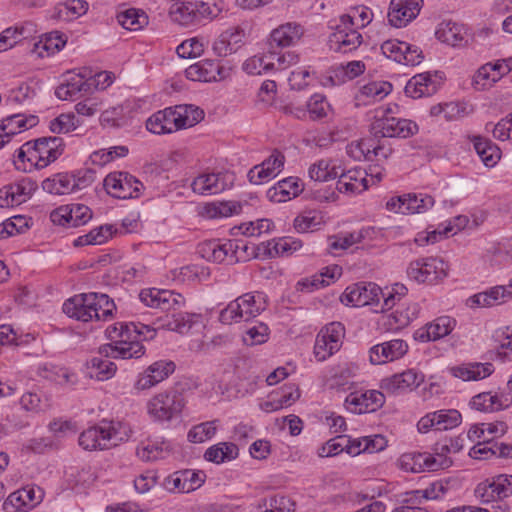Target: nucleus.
<instances>
[{"instance_id": "603ef678", "label": "nucleus", "mask_w": 512, "mask_h": 512, "mask_svg": "<svg viewBox=\"0 0 512 512\" xmlns=\"http://www.w3.org/2000/svg\"><path fill=\"white\" fill-rule=\"evenodd\" d=\"M56 16L62 21H72L84 15L88 10V3L84 0H68L56 8Z\"/></svg>"}, {"instance_id": "c85d7f7f", "label": "nucleus", "mask_w": 512, "mask_h": 512, "mask_svg": "<svg viewBox=\"0 0 512 512\" xmlns=\"http://www.w3.org/2000/svg\"><path fill=\"white\" fill-rule=\"evenodd\" d=\"M423 381L424 375L421 372L415 369H408L402 373L394 374L390 378L384 379L381 387L390 393H396L406 389H415Z\"/></svg>"}, {"instance_id": "864d4df0", "label": "nucleus", "mask_w": 512, "mask_h": 512, "mask_svg": "<svg viewBox=\"0 0 512 512\" xmlns=\"http://www.w3.org/2000/svg\"><path fill=\"white\" fill-rule=\"evenodd\" d=\"M373 13L366 6H356L350 8L347 14L340 16L348 26L354 27L356 30L366 27L372 21Z\"/></svg>"}, {"instance_id": "cd10ccee", "label": "nucleus", "mask_w": 512, "mask_h": 512, "mask_svg": "<svg viewBox=\"0 0 512 512\" xmlns=\"http://www.w3.org/2000/svg\"><path fill=\"white\" fill-rule=\"evenodd\" d=\"M463 441V438L458 436L437 442L434 454H431L433 459L431 462L434 463L431 467L436 470L449 468L453 461L448 455L460 452L463 448Z\"/></svg>"}, {"instance_id": "09e8293b", "label": "nucleus", "mask_w": 512, "mask_h": 512, "mask_svg": "<svg viewBox=\"0 0 512 512\" xmlns=\"http://www.w3.org/2000/svg\"><path fill=\"white\" fill-rule=\"evenodd\" d=\"M43 189L56 195L75 192V179L71 173H58L43 182Z\"/></svg>"}, {"instance_id": "3c124183", "label": "nucleus", "mask_w": 512, "mask_h": 512, "mask_svg": "<svg viewBox=\"0 0 512 512\" xmlns=\"http://www.w3.org/2000/svg\"><path fill=\"white\" fill-rule=\"evenodd\" d=\"M237 456L238 447L231 442H220L216 445H213L209 447L204 454V458L207 461L217 464L233 460Z\"/></svg>"}, {"instance_id": "49530a36", "label": "nucleus", "mask_w": 512, "mask_h": 512, "mask_svg": "<svg viewBox=\"0 0 512 512\" xmlns=\"http://www.w3.org/2000/svg\"><path fill=\"white\" fill-rule=\"evenodd\" d=\"M432 455L426 453H406L403 454L399 459V466L406 472L418 473L425 469L429 471H437L436 468H432Z\"/></svg>"}, {"instance_id": "9b49d317", "label": "nucleus", "mask_w": 512, "mask_h": 512, "mask_svg": "<svg viewBox=\"0 0 512 512\" xmlns=\"http://www.w3.org/2000/svg\"><path fill=\"white\" fill-rule=\"evenodd\" d=\"M384 292L380 286L372 282H359L348 286L341 296V302L347 306L362 307L375 305L380 307V299Z\"/></svg>"}, {"instance_id": "bb28decb", "label": "nucleus", "mask_w": 512, "mask_h": 512, "mask_svg": "<svg viewBox=\"0 0 512 512\" xmlns=\"http://www.w3.org/2000/svg\"><path fill=\"white\" fill-rule=\"evenodd\" d=\"M304 189V184L298 177H287L278 181L266 192V197L273 203H284L296 198Z\"/></svg>"}, {"instance_id": "f3484780", "label": "nucleus", "mask_w": 512, "mask_h": 512, "mask_svg": "<svg viewBox=\"0 0 512 512\" xmlns=\"http://www.w3.org/2000/svg\"><path fill=\"white\" fill-rule=\"evenodd\" d=\"M285 156L278 150L265 159L261 164L252 167L248 174V180L251 184L260 185L275 178L283 169Z\"/></svg>"}, {"instance_id": "c03bdc74", "label": "nucleus", "mask_w": 512, "mask_h": 512, "mask_svg": "<svg viewBox=\"0 0 512 512\" xmlns=\"http://www.w3.org/2000/svg\"><path fill=\"white\" fill-rule=\"evenodd\" d=\"M323 224L324 217L322 212L315 209L302 211L293 221V227L299 233L316 231L320 229Z\"/></svg>"}, {"instance_id": "338daca9", "label": "nucleus", "mask_w": 512, "mask_h": 512, "mask_svg": "<svg viewBox=\"0 0 512 512\" xmlns=\"http://www.w3.org/2000/svg\"><path fill=\"white\" fill-rule=\"evenodd\" d=\"M329 110L330 104L322 94H313L307 102L306 113L308 112L313 120L326 117Z\"/></svg>"}, {"instance_id": "c756f323", "label": "nucleus", "mask_w": 512, "mask_h": 512, "mask_svg": "<svg viewBox=\"0 0 512 512\" xmlns=\"http://www.w3.org/2000/svg\"><path fill=\"white\" fill-rule=\"evenodd\" d=\"M418 305L413 303L407 307H398L396 310L381 317V325L387 331H398L410 324L417 317Z\"/></svg>"}, {"instance_id": "8fccbe9b", "label": "nucleus", "mask_w": 512, "mask_h": 512, "mask_svg": "<svg viewBox=\"0 0 512 512\" xmlns=\"http://www.w3.org/2000/svg\"><path fill=\"white\" fill-rule=\"evenodd\" d=\"M507 297L503 286H495L468 299L470 307H491L503 303Z\"/></svg>"}, {"instance_id": "a878e982", "label": "nucleus", "mask_w": 512, "mask_h": 512, "mask_svg": "<svg viewBox=\"0 0 512 512\" xmlns=\"http://www.w3.org/2000/svg\"><path fill=\"white\" fill-rule=\"evenodd\" d=\"M455 326L456 320L454 318L441 316L416 330L414 338L421 342L436 341L449 335Z\"/></svg>"}, {"instance_id": "6e6d98bb", "label": "nucleus", "mask_w": 512, "mask_h": 512, "mask_svg": "<svg viewBox=\"0 0 512 512\" xmlns=\"http://www.w3.org/2000/svg\"><path fill=\"white\" fill-rule=\"evenodd\" d=\"M117 21L127 30L138 31L148 23V17L144 12H140L136 9H127L118 13Z\"/></svg>"}, {"instance_id": "aec40b11", "label": "nucleus", "mask_w": 512, "mask_h": 512, "mask_svg": "<svg viewBox=\"0 0 512 512\" xmlns=\"http://www.w3.org/2000/svg\"><path fill=\"white\" fill-rule=\"evenodd\" d=\"M423 0H391L388 21L397 28L405 27L419 14Z\"/></svg>"}, {"instance_id": "5fc2aeb1", "label": "nucleus", "mask_w": 512, "mask_h": 512, "mask_svg": "<svg viewBox=\"0 0 512 512\" xmlns=\"http://www.w3.org/2000/svg\"><path fill=\"white\" fill-rule=\"evenodd\" d=\"M98 356H94L89 361V368L94 370L95 377L100 380H108L112 378L117 370V366L110 359L112 357H106L98 352Z\"/></svg>"}, {"instance_id": "f03ea898", "label": "nucleus", "mask_w": 512, "mask_h": 512, "mask_svg": "<svg viewBox=\"0 0 512 512\" xmlns=\"http://www.w3.org/2000/svg\"><path fill=\"white\" fill-rule=\"evenodd\" d=\"M65 143L61 137H41L24 143L14 161L18 170L42 169L56 161L64 152Z\"/></svg>"}, {"instance_id": "0e129e2a", "label": "nucleus", "mask_w": 512, "mask_h": 512, "mask_svg": "<svg viewBox=\"0 0 512 512\" xmlns=\"http://www.w3.org/2000/svg\"><path fill=\"white\" fill-rule=\"evenodd\" d=\"M436 419V430L444 431L457 427L461 423V414L455 409L433 412Z\"/></svg>"}, {"instance_id": "e2e57ef3", "label": "nucleus", "mask_w": 512, "mask_h": 512, "mask_svg": "<svg viewBox=\"0 0 512 512\" xmlns=\"http://www.w3.org/2000/svg\"><path fill=\"white\" fill-rule=\"evenodd\" d=\"M344 331V326L340 322H332L322 328L319 334L323 335L326 342L329 344V351L335 353L342 345Z\"/></svg>"}, {"instance_id": "b1692460", "label": "nucleus", "mask_w": 512, "mask_h": 512, "mask_svg": "<svg viewBox=\"0 0 512 512\" xmlns=\"http://www.w3.org/2000/svg\"><path fill=\"white\" fill-rule=\"evenodd\" d=\"M97 299V293H84L75 295L66 300L63 304V312L76 320L88 322L92 320V312H95L94 302Z\"/></svg>"}, {"instance_id": "f257e3e1", "label": "nucleus", "mask_w": 512, "mask_h": 512, "mask_svg": "<svg viewBox=\"0 0 512 512\" xmlns=\"http://www.w3.org/2000/svg\"><path fill=\"white\" fill-rule=\"evenodd\" d=\"M140 301L147 307L160 310L161 315L153 322V327L146 324H136L132 333L142 336L144 340L153 339L156 330L163 329L180 334L187 333L200 319L199 314H191L183 311L186 305L185 297L172 290L147 288L141 290Z\"/></svg>"}, {"instance_id": "c9c22d12", "label": "nucleus", "mask_w": 512, "mask_h": 512, "mask_svg": "<svg viewBox=\"0 0 512 512\" xmlns=\"http://www.w3.org/2000/svg\"><path fill=\"white\" fill-rule=\"evenodd\" d=\"M506 67L507 65L502 60H498L495 63H486L478 69L474 76V82L476 85L481 86L482 89L490 87L509 73V68Z\"/></svg>"}, {"instance_id": "2f4dec72", "label": "nucleus", "mask_w": 512, "mask_h": 512, "mask_svg": "<svg viewBox=\"0 0 512 512\" xmlns=\"http://www.w3.org/2000/svg\"><path fill=\"white\" fill-rule=\"evenodd\" d=\"M95 81L81 74L71 75L65 83L56 88L55 95L61 100L74 99L82 92H88Z\"/></svg>"}, {"instance_id": "6e6552de", "label": "nucleus", "mask_w": 512, "mask_h": 512, "mask_svg": "<svg viewBox=\"0 0 512 512\" xmlns=\"http://www.w3.org/2000/svg\"><path fill=\"white\" fill-rule=\"evenodd\" d=\"M371 130L375 136L408 138L415 135L419 128L412 120L392 116V108L387 107L377 111Z\"/></svg>"}, {"instance_id": "423d86ee", "label": "nucleus", "mask_w": 512, "mask_h": 512, "mask_svg": "<svg viewBox=\"0 0 512 512\" xmlns=\"http://www.w3.org/2000/svg\"><path fill=\"white\" fill-rule=\"evenodd\" d=\"M135 323L117 322L106 328V336L114 341L99 347V353L106 357H121L122 359L140 358L145 353V347L140 340H132V328Z\"/></svg>"}, {"instance_id": "f8f14e48", "label": "nucleus", "mask_w": 512, "mask_h": 512, "mask_svg": "<svg viewBox=\"0 0 512 512\" xmlns=\"http://www.w3.org/2000/svg\"><path fill=\"white\" fill-rule=\"evenodd\" d=\"M363 42V37L354 27L348 26L339 18L334 32L328 39V45L331 51L337 53H350L355 51Z\"/></svg>"}, {"instance_id": "f704fd0d", "label": "nucleus", "mask_w": 512, "mask_h": 512, "mask_svg": "<svg viewBox=\"0 0 512 512\" xmlns=\"http://www.w3.org/2000/svg\"><path fill=\"white\" fill-rule=\"evenodd\" d=\"M195 193L201 195L218 194L226 189L224 176L220 173L202 174L196 177L192 184Z\"/></svg>"}, {"instance_id": "13d9d810", "label": "nucleus", "mask_w": 512, "mask_h": 512, "mask_svg": "<svg viewBox=\"0 0 512 512\" xmlns=\"http://www.w3.org/2000/svg\"><path fill=\"white\" fill-rule=\"evenodd\" d=\"M275 61L268 58V53L262 55H254L243 63V70L251 75H261L273 70Z\"/></svg>"}, {"instance_id": "a211bd4d", "label": "nucleus", "mask_w": 512, "mask_h": 512, "mask_svg": "<svg viewBox=\"0 0 512 512\" xmlns=\"http://www.w3.org/2000/svg\"><path fill=\"white\" fill-rule=\"evenodd\" d=\"M442 84V76L438 73L423 72L414 75L405 86L407 96L417 99L435 94Z\"/></svg>"}, {"instance_id": "37998d69", "label": "nucleus", "mask_w": 512, "mask_h": 512, "mask_svg": "<svg viewBox=\"0 0 512 512\" xmlns=\"http://www.w3.org/2000/svg\"><path fill=\"white\" fill-rule=\"evenodd\" d=\"M365 230L339 233L328 237V252L338 255V251H345L352 245L360 243L365 237Z\"/></svg>"}, {"instance_id": "4be33fe9", "label": "nucleus", "mask_w": 512, "mask_h": 512, "mask_svg": "<svg viewBox=\"0 0 512 512\" xmlns=\"http://www.w3.org/2000/svg\"><path fill=\"white\" fill-rule=\"evenodd\" d=\"M336 188L340 193L358 194L369 186L368 172L360 167L349 170L341 165Z\"/></svg>"}, {"instance_id": "58836bf2", "label": "nucleus", "mask_w": 512, "mask_h": 512, "mask_svg": "<svg viewBox=\"0 0 512 512\" xmlns=\"http://www.w3.org/2000/svg\"><path fill=\"white\" fill-rule=\"evenodd\" d=\"M37 123V116H25L24 114L18 113L4 118L1 122V130L4 132V138L9 141L10 136L32 128L36 126Z\"/></svg>"}, {"instance_id": "680f3d73", "label": "nucleus", "mask_w": 512, "mask_h": 512, "mask_svg": "<svg viewBox=\"0 0 512 512\" xmlns=\"http://www.w3.org/2000/svg\"><path fill=\"white\" fill-rule=\"evenodd\" d=\"M344 331V326L340 322H332L322 328L319 334L323 335L326 342L329 344V351L335 353L342 345Z\"/></svg>"}, {"instance_id": "7c9ffc66", "label": "nucleus", "mask_w": 512, "mask_h": 512, "mask_svg": "<svg viewBox=\"0 0 512 512\" xmlns=\"http://www.w3.org/2000/svg\"><path fill=\"white\" fill-rule=\"evenodd\" d=\"M435 35L439 41L452 47H463L468 43L465 27L452 21L441 22Z\"/></svg>"}, {"instance_id": "ea45409f", "label": "nucleus", "mask_w": 512, "mask_h": 512, "mask_svg": "<svg viewBox=\"0 0 512 512\" xmlns=\"http://www.w3.org/2000/svg\"><path fill=\"white\" fill-rule=\"evenodd\" d=\"M472 111V106L466 102H449L432 106L430 115L433 117L443 115L446 121H455L469 115Z\"/></svg>"}, {"instance_id": "9d476101", "label": "nucleus", "mask_w": 512, "mask_h": 512, "mask_svg": "<svg viewBox=\"0 0 512 512\" xmlns=\"http://www.w3.org/2000/svg\"><path fill=\"white\" fill-rule=\"evenodd\" d=\"M103 184L107 193L118 199L137 198L144 189L141 181L123 171L109 173Z\"/></svg>"}, {"instance_id": "393cba45", "label": "nucleus", "mask_w": 512, "mask_h": 512, "mask_svg": "<svg viewBox=\"0 0 512 512\" xmlns=\"http://www.w3.org/2000/svg\"><path fill=\"white\" fill-rule=\"evenodd\" d=\"M175 363L170 360H159L151 364L138 376L135 383L137 390H146L165 380L175 371Z\"/></svg>"}, {"instance_id": "69168bd1", "label": "nucleus", "mask_w": 512, "mask_h": 512, "mask_svg": "<svg viewBox=\"0 0 512 512\" xmlns=\"http://www.w3.org/2000/svg\"><path fill=\"white\" fill-rule=\"evenodd\" d=\"M391 91V83L386 81H373L360 88V95L371 100H381Z\"/></svg>"}, {"instance_id": "72a5a7b5", "label": "nucleus", "mask_w": 512, "mask_h": 512, "mask_svg": "<svg viewBox=\"0 0 512 512\" xmlns=\"http://www.w3.org/2000/svg\"><path fill=\"white\" fill-rule=\"evenodd\" d=\"M235 301L242 310L243 321L258 316L267 308V299L263 292L245 293Z\"/></svg>"}, {"instance_id": "4468645a", "label": "nucleus", "mask_w": 512, "mask_h": 512, "mask_svg": "<svg viewBox=\"0 0 512 512\" xmlns=\"http://www.w3.org/2000/svg\"><path fill=\"white\" fill-rule=\"evenodd\" d=\"M92 218L91 209L84 204H67L54 209L50 213V220L65 227H79Z\"/></svg>"}, {"instance_id": "a18cd8bd", "label": "nucleus", "mask_w": 512, "mask_h": 512, "mask_svg": "<svg viewBox=\"0 0 512 512\" xmlns=\"http://www.w3.org/2000/svg\"><path fill=\"white\" fill-rule=\"evenodd\" d=\"M170 451L168 442L148 440L137 447L136 454L143 461H155L166 458Z\"/></svg>"}, {"instance_id": "0eeeda50", "label": "nucleus", "mask_w": 512, "mask_h": 512, "mask_svg": "<svg viewBox=\"0 0 512 512\" xmlns=\"http://www.w3.org/2000/svg\"><path fill=\"white\" fill-rule=\"evenodd\" d=\"M185 405L184 393L176 388H169L148 401L147 412L154 421H171L181 415Z\"/></svg>"}, {"instance_id": "e433bc0d", "label": "nucleus", "mask_w": 512, "mask_h": 512, "mask_svg": "<svg viewBox=\"0 0 512 512\" xmlns=\"http://www.w3.org/2000/svg\"><path fill=\"white\" fill-rule=\"evenodd\" d=\"M510 403L511 398H509L507 395H492L490 392L479 393L478 395H475L470 401L472 408L483 412L498 411L507 408Z\"/></svg>"}, {"instance_id": "4d7b16f0", "label": "nucleus", "mask_w": 512, "mask_h": 512, "mask_svg": "<svg viewBox=\"0 0 512 512\" xmlns=\"http://www.w3.org/2000/svg\"><path fill=\"white\" fill-rule=\"evenodd\" d=\"M407 214L424 213L433 207L435 200L431 195L425 193L405 194Z\"/></svg>"}, {"instance_id": "2eb2a0df", "label": "nucleus", "mask_w": 512, "mask_h": 512, "mask_svg": "<svg viewBox=\"0 0 512 512\" xmlns=\"http://www.w3.org/2000/svg\"><path fill=\"white\" fill-rule=\"evenodd\" d=\"M36 189V182L30 178H22L17 182L7 184L0 188V207L8 208L25 203Z\"/></svg>"}, {"instance_id": "a19ab883", "label": "nucleus", "mask_w": 512, "mask_h": 512, "mask_svg": "<svg viewBox=\"0 0 512 512\" xmlns=\"http://www.w3.org/2000/svg\"><path fill=\"white\" fill-rule=\"evenodd\" d=\"M247 203L237 201H223L206 204L203 207L202 215L208 219H217L238 215L243 212Z\"/></svg>"}, {"instance_id": "473e14b6", "label": "nucleus", "mask_w": 512, "mask_h": 512, "mask_svg": "<svg viewBox=\"0 0 512 512\" xmlns=\"http://www.w3.org/2000/svg\"><path fill=\"white\" fill-rule=\"evenodd\" d=\"M303 34L299 24L286 23L274 29L270 34L269 45L271 48H284L296 43Z\"/></svg>"}, {"instance_id": "774afa93", "label": "nucleus", "mask_w": 512, "mask_h": 512, "mask_svg": "<svg viewBox=\"0 0 512 512\" xmlns=\"http://www.w3.org/2000/svg\"><path fill=\"white\" fill-rule=\"evenodd\" d=\"M264 512H294L295 503L287 496L276 495L267 501L263 499L259 504V507H267Z\"/></svg>"}, {"instance_id": "6ab92c4d", "label": "nucleus", "mask_w": 512, "mask_h": 512, "mask_svg": "<svg viewBox=\"0 0 512 512\" xmlns=\"http://www.w3.org/2000/svg\"><path fill=\"white\" fill-rule=\"evenodd\" d=\"M385 402V396L378 390L350 393L345 400L347 409L353 413H370L381 408Z\"/></svg>"}, {"instance_id": "052dcab7", "label": "nucleus", "mask_w": 512, "mask_h": 512, "mask_svg": "<svg viewBox=\"0 0 512 512\" xmlns=\"http://www.w3.org/2000/svg\"><path fill=\"white\" fill-rule=\"evenodd\" d=\"M128 152L129 150L126 146H113L108 149H99L94 151L90 155V160L95 165L104 166L116 158L125 157Z\"/></svg>"}, {"instance_id": "412c9836", "label": "nucleus", "mask_w": 512, "mask_h": 512, "mask_svg": "<svg viewBox=\"0 0 512 512\" xmlns=\"http://www.w3.org/2000/svg\"><path fill=\"white\" fill-rule=\"evenodd\" d=\"M409 346L403 339H392L370 348L369 357L372 364H384L402 358Z\"/></svg>"}, {"instance_id": "bf43d9fd", "label": "nucleus", "mask_w": 512, "mask_h": 512, "mask_svg": "<svg viewBox=\"0 0 512 512\" xmlns=\"http://www.w3.org/2000/svg\"><path fill=\"white\" fill-rule=\"evenodd\" d=\"M206 45L207 41L204 38H189L177 46L176 53L181 58H196L204 53Z\"/></svg>"}, {"instance_id": "79ce46f5", "label": "nucleus", "mask_w": 512, "mask_h": 512, "mask_svg": "<svg viewBox=\"0 0 512 512\" xmlns=\"http://www.w3.org/2000/svg\"><path fill=\"white\" fill-rule=\"evenodd\" d=\"M494 371L491 363H474L460 365L451 369L452 374L464 381L480 380L490 376Z\"/></svg>"}, {"instance_id": "dca6fc26", "label": "nucleus", "mask_w": 512, "mask_h": 512, "mask_svg": "<svg viewBox=\"0 0 512 512\" xmlns=\"http://www.w3.org/2000/svg\"><path fill=\"white\" fill-rule=\"evenodd\" d=\"M197 253L207 261L222 263L228 260L230 263L238 262L241 256H237V246L234 242H221L209 240L200 243Z\"/></svg>"}, {"instance_id": "39448f33", "label": "nucleus", "mask_w": 512, "mask_h": 512, "mask_svg": "<svg viewBox=\"0 0 512 512\" xmlns=\"http://www.w3.org/2000/svg\"><path fill=\"white\" fill-rule=\"evenodd\" d=\"M223 10L220 0H171L170 19L181 26H197L218 17Z\"/></svg>"}, {"instance_id": "ddd939ff", "label": "nucleus", "mask_w": 512, "mask_h": 512, "mask_svg": "<svg viewBox=\"0 0 512 512\" xmlns=\"http://www.w3.org/2000/svg\"><path fill=\"white\" fill-rule=\"evenodd\" d=\"M230 68L212 59L198 61L185 69V76L191 81L217 82L226 79Z\"/></svg>"}, {"instance_id": "7ed1b4c3", "label": "nucleus", "mask_w": 512, "mask_h": 512, "mask_svg": "<svg viewBox=\"0 0 512 512\" xmlns=\"http://www.w3.org/2000/svg\"><path fill=\"white\" fill-rule=\"evenodd\" d=\"M204 118V111L192 104L177 105L157 111L146 121V128L154 134H168L189 128Z\"/></svg>"}, {"instance_id": "1a4fd4ad", "label": "nucleus", "mask_w": 512, "mask_h": 512, "mask_svg": "<svg viewBox=\"0 0 512 512\" xmlns=\"http://www.w3.org/2000/svg\"><path fill=\"white\" fill-rule=\"evenodd\" d=\"M449 265L439 257H424L412 261L407 268L409 279L419 284L435 285L448 276Z\"/></svg>"}, {"instance_id": "5701e85b", "label": "nucleus", "mask_w": 512, "mask_h": 512, "mask_svg": "<svg viewBox=\"0 0 512 512\" xmlns=\"http://www.w3.org/2000/svg\"><path fill=\"white\" fill-rule=\"evenodd\" d=\"M204 479L205 474L203 472L186 469L168 476L164 481V487L170 492L188 493L199 488Z\"/></svg>"}, {"instance_id": "de8ad7c7", "label": "nucleus", "mask_w": 512, "mask_h": 512, "mask_svg": "<svg viewBox=\"0 0 512 512\" xmlns=\"http://www.w3.org/2000/svg\"><path fill=\"white\" fill-rule=\"evenodd\" d=\"M473 145L486 166L493 167L499 161L501 151L491 140L481 136H475L473 138Z\"/></svg>"}, {"instance_id": "20e7f679", "label": "nucleus", "mask_w": 512, "mask_h": 512, "mask_svg": "<svg viewBox=\"0 0 512 512\" xmlns=\"http://www.w3.org/2000/svg\"><path fill=\"white\" fill-rule=\"evenodd\" d=\"M132 430L129 425L120 421L102 420L85 429L79 435V445L87 451L109 450L127 441Z\"/></svg>"}, {"instance_id": "4c0bfd02", "label": "nucleus", "mask_w": 512, "mask_h": 512, "mask_svg": "<svg viewBox=\"0 0 512 512\" xmlns=\"http://www.w3.org/2000/svg\"><path fill=\"white\" fill-rule=\"evenodd\" d=\"M341 163L334 159H320L310 165L308 174L311 180L327 182L338 177Z\"/></svg>"}]
</instances>
